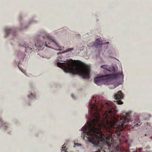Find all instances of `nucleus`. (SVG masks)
<instances>
[{"label":"nucleus","mask_w":152,"mask_h":152,"mask_svg":"<svg viewBox=\"0 0 152 152\" xmlns=\"http://www.w3.org/2000/svg\"><path fill=\"white\" fill-rule=\"evenodd\" d=\"M25 47L26 48L25 50H26V51H28V50H31V48H30V47H28V46H25Z\"/></svg>","instance_id":"9d476101"},{"label":"nucleus","mask_w":152,"mask_h":152,"mask_svg":"<svg viewBox=\"0 0 152 152\" xmlns=\"http://www.w3.org/2000/svg\"><path fill=\"white\" fill-rule=\"evenodd\" d=\"M29 96L30 98L32 99H33L35 97V96L33 95L31 93V94H30L29 95Z\"/></svg>","instance_id":"9b49d317"},{"label":"nucleus","mask_w":152,"mask_h":152,"mask_svg":"<svg viewBox=\"0 0 152 152\" xmlns=\"http://www.w3.org/2000/svg\"><path fill=\"white\" fill-rule=\"evenodd\" d=\"M18 66V67H19V69H20L21 71H22V70L21 69H20V68L19 67V66Z\"/></svg>","instance_id":"4468645a"},{"label":"nucleus","mask_w":152,"mask_h":152,"mask_svg":"<svg viewBox=\"0 0 152 152\" xmlns=\"http://www.w3.org/2000/svg\"><path fill=\"white\" fill-rule=\"evenodd\" d=\"M71 96H72V97H73V95H71Z\"/></svg>","instance_id":"2eb2a0df"},{"label":"nucleus","mask_w":152,"mask_h":152,"mask_svg":"<svg viewBox=\"0 0 152 152\" xmlns=\"http://www.w3.org/2000/svg\"><path fill=\"white\" fill-rule=\"evenodd\" d=\"M120 76L122 78L124 77L122 73H121L105 75L100 77H95L94 79V82L98 86L101 85L103 84H108L110 83L111 80L118 78Z\"/></svg>","instance_id":"f03ea898"},{"label":"nucleus","mask_w":152,"mask_h":152,"mask_svg":"<svg viewBox=\"0 0 152 152\" xmlns=\"http://www.w3.org/2000/svg\"><path fill=\"white\" fill-rule=\"evenodd\" d=\"M104 70L105 71H106V72H107V71H109L107 69H104Z\"/></svg>","instance_id":"ddd939ff"},{"label":"nucleus","mask_w":152,"mask_h":152,"mask_svg":"<svg viewBox=\"0 0 152 152\" xmlns=\"http://www.w3.org/2000/svg\"><path fill=\"white\" fill-rule=\"evenodd\" d=\"M74 49L73 48H68L65 51V52H67L69 51H70L72 50H73Z\"/></svg>","instance_id":"f8f14e48"},{"label":"nucleus","mask_w":152,"mask_h":152,"mask_svg":"<svg viewBox=\"0 0 152 152\" xmlns=\"http://www.w3.org/2000/svg\"><path fill=\"white\" fill-rule=\"evenodd\" d=\"M5 37H6L8 36V34L10 33H11L13 31L12 29H10L8 28H6L5 29Z\"/></svg>","instance_id":"20e7f679"},{"label":"nucleus","mask_w":152,"mask_h":152,"mask_svg":"<svg viewBox=\"0 0 152 152\" xmlns=\"http://www.w3.org/2000/svg\"><path fill=\"white\" fill-rule=\"evenodd\" d=\"M39 44H38V42L36 43L35 44V45L36 47H41L42 46V45H41V43H39Z\"/></svg>","instance_id":"1a4fd4ad"},{"label":"nucleus","mask_w":152,"mask_h":152,"mask_svg":"<svg viewBox=\"0 0 152 152\" xmlns=\"http://www.w3.org/2000/svg\"><path fill=\"white\" fill-rule=\"evenodd\" d=\"M57 65L65 72H70L73 75H79L84 79L90 78V67L85 64H75L68 61L65 63L58 62Z\"/></svg>","instance_id":"f257e3e1"},{"label":"nucleus","mask_w":152,"mask_h":152,"mask_svg":"<svg viewBox=\"0 0 152 152\" xmlns=\"http://www.w3.org/2000/svg\"><path fill=\"white\" fill-rule=\"evenodd\" d=\"M46 37L47 38L50 39H51V40L59 48H61V49H60L59 50H62V49L60 47V46H58V44H57V43L54 40H53V39H51L52 38H51V37H50L48 35H46Z\"/></svg>","instance_id":"39448f33"},{"label":"nucleus","mask_w":152,"mask_h":152,"mask_svg":"<svg viewBox=\"0 0 152 152\" xmlns=\"http://www.w3.org/2000/svg\"><path fill=\"white\" fill-rule=\"evenodd\" d=\"M62 149L61 150L62 151H63V150H64V152H66V146H65V144H64L63 145V147H62Z\"/></svg>","instance_id":"6e6552de"},{"label":"nucleus","mask_w":152,"mask_h":152,"mask_svg":"<svg viewBox=\"0 0 152 152\" xmlns=\"http://www.w3.org/2000/svg\"><path fill=\"white\" fill-rule=\"evenodd\" d=\"M124 95L123 94L121 91H119L115 94L114 98L116 100L117 104H123V102L121 100V99H123Z\"/></svg>","instance_id":"7ed1b4c3"},{"label":"nucleus","mask_w":152,"mask_h":152,"mask_svg":"<svg viewBox=\"0 0 152 152\" xmlns=\"http://www.w3.org/2000/svg\"><path fill=\"white\" fill-rule=\"evenodd\" d=\"M0 124L2 126H5L7 127V126L6 125L7 124L4 122H3L2 120L0 118Z\"/></svg>","instance_id":"423d86ee"},{"label":"nucleus","mask_w":152,"mask_h":152,"mask_svg":"<svg viewBox=\"0 0 152 152\" xmlns=\"http://www.w3.org/2000/svg\"><path fill=\"white\" fill-rule=\"evenodd\" d=\"M42 45H45L47 47L51 48V47L50 46V43L49 42L48 43L47 42H45V44L43 43Z\"/></svg>","instance_id":"0eeeda50"}]
</instances>
